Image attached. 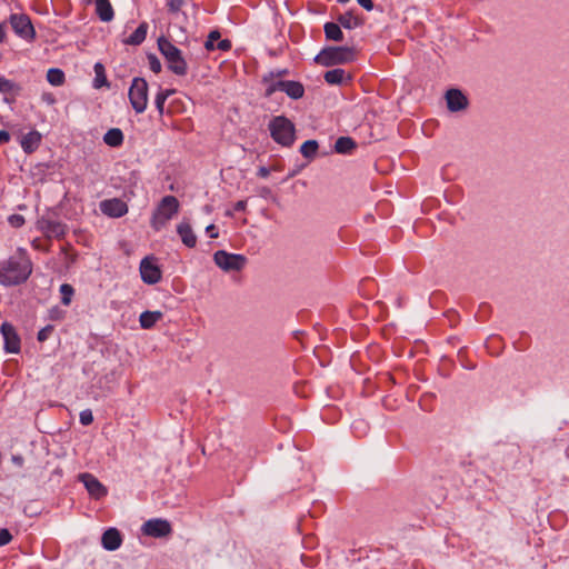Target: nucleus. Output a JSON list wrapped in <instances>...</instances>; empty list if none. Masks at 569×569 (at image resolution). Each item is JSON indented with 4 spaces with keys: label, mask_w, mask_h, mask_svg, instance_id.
Segmentation results:
<instances>
[{
    "label": "nucleus",
    "mask_w": 569,
    "mask_h": 569,
    "mask_svg": "<svg viewBox=\"0 0 569 569\" xmlns=\"http://www.w3.org/2000/svg\"><path fill=\"white\" fill-rule=\"evenodd\" d=\"M32 272V262L22 248L7 260L0 261V284L11 287L27 281Z\"/></svg>",
    "instance_id": "obj_1"
},
{
    "label": "nucleus",
    "mask_w": 569,
    "mask_h": 569,
    "mask_svg": "<svg viewBox=\"0 0 569 569\" xmlns=\"http://www.w3.org/2000/svg\"><path fill=\"white\" fill-rule=\"evenodd\" d=\"M158 49L164 57L168 69L176 76L183 77L188 73V63L182 51L164 37L158 39Z\"/></svg>",
    "instance_id": "obj_2"
},
{
    "label": "nucleus",
    "mask_w": 569,
    "mask_h": 569,
    "mask_svg": "<svg viewBox=\"0 0 569 569\" xmlns=\"http://www.w3.org/2000/svg\"><path fill=\"white\" fill-rule=\"evenodd\" d=\"M180 203L174 196L163 197L152 213L150 224L160 231L167 222L179 212Z\"/></svg>",
    "instance_id": "obj_3"
},
{
    "label": "nucleus",
    "mask_w": 569,
    "mask_h": 569,
    "mask_svg": "<svg viewBox=\"0 0 569 569\" xmlns=\"http://www.w3.org/2000/svg\"><path fill=\"white\" fill-rule=\"evenodd\" d=\"M271 138L283 147H290L295 142V124L284 116H277L269 122Z\"/></svg>",
    "instance_id": "obj_4"
},
{
    "label": "nucleus",
    "mask_w": 569,
    "mask_h": 569,
    "mask_svg": "<svg viewBox=\"0 0 569 569\" xmlns=\"http://www.w3.org/2000/svg\"><path fill=\"white\" fill-rule=\"evenodd\" d=\"M355 59V50L349 47H327L315 58L318 64L331 67L351 62Z\"/></svg>",
    "instance_id": "obj_5"
},
{
    "label": "nucleus",
    "mask_w": 569,
    "mask_h": 569,
    "mask_svg": "<svg viewBox=\"0 0 569 569\" xmlns=\"http://www.w3.org/2000/svg\"><path fill=\"white\" fill-rule=\"evenodd\" d=\"M128 96L133 110L137 113L144 112L148 106V82L146 79L140 77L133 78Z\"/></svg>",
    "instance_id": "obj_6"
},
{
    "label": "nucleus",
    "mask_w": 569,
    "mask_h": 569,
    "mask_svg": "<svg viewBox=\"0 0 569 569\" xmlns=\"http://www.w3.org/2000/svg\"><path fill=\"white\" fill-rule=\"evenodd\" d=\"M214 263L226 272L240 271L247 264V257L239 253H230L226 250H218L213 254Z\"/></svg>",
    "instance_id": "obj_7"
},
{
    "label": "nucleus",
    "mask_w": 569,
    "mask_h": 569,
    "mask_svg": "<svg viewBox=\"0 0 569 569\" xmlns=\"http://www.w3.org/2000/svg\"><path fill=\"white\" fill-rule=\"evenodd\" d=\"M9 22L18 37L27 41L34 40L36 30L29 16L24 13H12L9 17Z\"/></svg>",
    "instance_id": "obj_8"
},
{
    "label": "nucleus",
    "mask_w": 569,
    "mask_h": 569,
    "mask_svg": "<svg viewBox=\"0 0 569 569\" xmlns=\"http://www.w3.org/2000/svg\"><path fill=\"white\" fill-rule=\"evenodd\" d=\"M37 228L47 239H62L67 232V226L63 222L54 220L48 216H43L38 219Z\"/></svg>",
    "instance_id": "obj_9"
},
{
    "label": "nucleus",
    "mask_w": 569,
    "mask_h": 569,
    "mask_svg": "<svg viewBox=\"0 0 569 569\" xmlns=\"http://www.w3.org/2000/svg\"><path fill=\"white\" fill-rule=\"evenodd\" d=\"M140 276L144 283L156 284L161 280L162 272L153 257H144L140 262Z\"/></svg>",
    "instance_id": "obj_10"
},
{
    "label": "nucleus",
    "mask_w": 569,
    "mask_h": 569,
    "mask_svg": "<svg viewBox=\"0 0 569 569\" xmlns=\"http://www.w3.org/2000/svg\"><path fill=\"white\" fill-rule=\"evenodd\" d=\"M142 532L153 538L168 537L172 532L170 522L166 519H150L142 525Z\"/></svg>",
    "instance_id": "obj_11"
},
{
    "label": "nucleus",
    "mask_w": 569,
    "mask_h": 569,
    "mask_svg": "<svg viewBox=\"0 0 569 569\" xmlns=\"http://www.w3.org/2000/svg\"><path fill=\"white\" fill-rule=\"evenodd\" d=\"M0 332L3 337L6 352L19 353L21 341L14 327L9 322H3L0 327Z\"/></svg>",
    "instance_id": "obj_12"
},
{
    "label": "nucleus",
    "mask_w": 569,
    "mask_h": 569,
    "mask_svg": "<svg viewBox=\"0 0 569 569\" xmlns=\"http://www.w3.org/2000/svg\"><path fill=\"white\" fill-rule=\"evenodd\" d=\"M100 210L108 217L121 218L128 212V206L123 200L119 198H112L101 201Z\"/></svg>",
    "instance_id": "obj_13"
},
{
    "label": "nucleus",
    "mask_w": 569,
    "mask_h": 569,
    "mask_svg": "<svg viewBox=\"0 0 569 569\" xmlns=\"http://www.w3.org/2000/svg\"><path fill=\"white\" fill-rule=\"evenodd\" d=\"M79 479L94 499H100L107 495L106 487L91 473H81Z\"/></svg>",
    "instance_id": "obj_14"
},
{
    "label": "nucleus",
    "mask_w": 569,
    "mask_h": 569,
    "mask_svg": "<svg viewBox=\"0 0 569 569\" xmlns=\"http://www.w3.org/2000/svg\"><path fill=\"white\" fill-rule=\"evenodd\" d=\"M447 108L451 112L465 110L468 107V99L459 89H449L446 92Z\"/></svg>",
    "instance_id": "obj_15"
},
{
    "label": "nucleus",
    "mask_w": 569,
    "mask_h": 569,
    "mask_svg": "<svg viewBox=\"0 0 569 569\" xmlns=\"http://www.w3.org/2000/svg\"><path fill=\"white\" fill-rule=\"evenodd\" d=\"M102 547L106 550L114 551L120 548L122 543V537L118 529L109 528L107 529L101 537Z\"/></svg>",
    "instance_id": "obj_16"
},
{
    "label": "nucleus",
    "mask_w": 569,
    "mask_h": 569,
    "mask_svg": "<svg viewBox=\"0 0 569 569\" xmlns=\"http://www.w3.org/2000/svg\"><path fill=\"white\" fill-rule=\"evenodd\" d=\"M177 233L179 234L182 243L188 248H193L197 244V236L194 234L190 223L187 220L181 221L177 226Z\"/></svg>",
    "instance_id": "obj_17"
},
{
    "label": "nucleus",
    "mask_w": 569,
    "mask_h": 569,
    "mask_svg": "<svg viewBox=\"0 0 569 569\" xmlns=\"http://www.w3.org/2000/svg\"><path fill=\"white\" fill-rule=\"evenodd\" d=\"M41 134L37 130H32L24 134L21 139V148L27 154L34 152L41 143Z\"/></svg>",
    "instance_id": "obj_18"
},
{
    "label": "nucleus",
    "mask_w": 569,
    "mask_h": 569,
    "mask_svg": "<svg viewBox=\"0 0 569 569\" xmlns=\"http://www.w3.org/2000/svg\"><path fill=\"white\" fill-rule=\"evenodd\" d=\"M96 13L103 22H110L114 18V11L109 0H93Z\"/></svg>",
    "instance_id": "obj_19"
},
{
    "label": "nucleus",
    "mask_w": 569,
    "mask_h": 569,
    "mask_svg": "<svg viewBox=\"0 0 569 569\" xmlns=\"http://www.w3.org/2000/svg\"><path fill=\"white\" fill-rule=\"evenodd\" d=\"M149 26L146 21L141 22L139 27L128 38L123 39V43L127 46H139L147 37Z\"/></svg>",
    "instance_id": "obj_20"
},
{
    "label": "nucleus",
    "mask_w": 569,
    "mask_h": 569,
    "mask_svg": "<svg viewBox=\"0 0 569 569\" xmlns=\"http://www.w3.org/2000/svg\"><path fill=\"white\" fill-rule=\"evenodd\" d=\"M323 79L329 84H342L351 80V76L347 73L343 69L337 68L332 70H328L323 74Z\"/></svg>",
    "instance_id": "obj_21"
},
{
    "label": "nucleus",
    "mask_w": 569,
    "mask_h": 569,
    "mask_svg": "<svg viewBox=\"0 0 569 569\" xmlns=\"http://www.w3.org/2000/svg\"><path fill=\"white\" fill-rule=\"evenodd\" d=\"M338 23L345 29H355L363 24L360 17L353 16L352 11H347L338 17Z\"/></svg>",
    "instance_id": "obj_22"
},
{
    "label": "nucleus",
    "mask_w": 569,
    "mask_h": 569,
    "mask_svg": "<svg viewBox=\"0 0 569 569\" xmlns=\"http://www.w3.org/2000/svg\"><path fill=\"white\" fill-rule=\"evenodd\" d=\"M20 86L4 77H1L0 76V93L7 96V94H12L13 98L12 99H9L8 97H4V101L6 102H11L13 101L14 99V96L19 93L20 91Z\"/></svg>",
    "instance_id": "obj_23"
},
{
    "label": "nucleus",
    "mask_w": 569,
    "mask_h": 569,
    "mask_svg": "<svg viewBox=\"0 0 569 569\" xmlns=\"http://www.w3.org/2000/svg\"><path fill=\"white\" fill-rule=\"evenodd\" d=\"M162 317L161 311H143L139 317V322L141 328L151 329Z\"/></svg>",
    "instance_id": "obj_24"
},
{
    "label": "nucleus",
    "mask_w": 569,
    "mask_h": 569,
    "mask_svg": "<svg viewBox=\"0 0 569 569\" xmlns=\"http://www.w3.org/2000/svg\"><path fill=\"white\" fill-rule=\"evenodd\" d=\"M123 139V132L119 128H111L103 136V142L112 148L120 147Z\"/></svg>",
    "instance_id": "obj_25"
},
{
    "label": "nucleus",
    "mask_w": 569,
    "mask_h": 569,
    "mask_svg": "<svg viewBox=\"0 0 569 569\" xmlns=\"http://www.w3.org/2000/svg\"><path fill=\"white\" fill-rule=\"evenodd\" d=\"M357 148L356 141L350 137H339L335 142V150L341 154H349Z\"/></svg>",
    "instance_id": "obj_26"
},
{
    "label": "nucleus",
    "mask_w": 569,
    "mask_h": 569,
    "mask_svg": "<svg viewBox=\"0 0 569 569\" xmlns=\"http://www.w3.org/2000/svg\"><path fill=\"white\" fill-rule=\"evenodd\" d=\"M326 38L331 41H342L343 32L341 31V27L339 23L327 22L323 27Z\"/></svg>",
    "instance_id": "obj_27"
},
{
    "label": "nucleus",
    "mask_w": 569,
    "mask_h": 569,
    "mask_svg": "<svg viewBox=\"0 0 569 569\" xmlns=\"http://www.w3.org/2000/svg\"><path fill=\"white\" fill-rule=\"evenodd\" d=\"M288 97L291 99H300L305 94V88L301 82L288 80L286 84V91Z\"/></svg>",
    "instance_id": "obj_28"
},
{
    "label": "nucleus",
    "mask_w": 569,
    "mask_h": 569,
    "mask_svg": "<svg viewBox=\"0 0 569 569\" xmlns=\"http://www.w3.org/2000/svg\"><path fill=\"white\" fill-rule=\"evenodd\" d=\"M93 70H94V74H96V77L93 79V87L96 89H99L103 86L109 87L110 83L108 82V79H107V76L104 72V67L102 66V63L97 62L93 67Z\"/></svg>",
    "instance_id": "obj_29"
},
{
    "label": "nucleus",
    "mask_w": 569,
    "mask_h": 569,
    "mask_svg": "<svg viewBox=\"0 0 569 569\" xmlns=\"http://www.w3.org/2000/svg\"><path fill=\"white\" fill-rule=\"evenodd\" d=\"M64 72L58 68H51L47 72V81L52 86H62L64 83Z\"/></svg>",
    "instance_id": "obj_30"
},
{
    "label": "nucleus",
    "mask_w": 569,
    "mask_h": 569,
    "mask_svg": "<svg viewBox=\"0 0 569 569\" xmlns=\"http://www.w3.org/2000/svg\"><path fill=\"white\" fill-rule=\"evenodd\" d=\"M319 144L316 140H307L300 147L301 154L307 159H312L318 151Z\"/></svg>",
    "instance_id": "obj_31"
},
{
    "label": "nucleus",
    "mask_w": 569,
    "mask_h": 569,
    "mask_svg": "<svg viewBox=\"0 0 569 569\" xmlns=\"http://www.w3.org/2000/svg\"><path fill=\"white\" fill-rule=\"evenodd\" d=\"M172 92H173L172 90L166 89V90H160L156 94L154 104H156V108H157L159 114H163V109H164L166 100L169 98V96Z\"/></svg>",
    "instance_id": "obj_32"
},
{
    "label": "nucleus",
    "mask_w": 569,
    "mask_h": 569,
    "mask_svg": "<svg viewBox=\"0 0 569 569\" xmlns=\"http://www.w3.org/2000/svg\"><path fill=\"white\" fill-rule=\"evenodd\" d=\"M60 293H61V302L64 305V306H69L70 302H71V299L74 295V289L71 284L69 283H62L60 286Z\"/></svg>",
    "instance_id": "obj_33"
},
{
    "label": "nucleus",
    "mask_w": 569,
    "mask_h": 569,
    "mask_svg": "<svg viewBox=\"0 0 569 569\" xmlns=\"http://www.w3.org/2000/svg\"><path fill=\"white\" fill-rule=\"evenodd\" d=\"M287 81H288V80H278V81L271 82V83L266 88V96H267V97H270V96H272L276 91H282V92H284V91H286V84H287Z\"/></svg>",
    "instance_id": "obj_34"
},
{
    "label": "nucleus",
    "mask_w": 569,
    "mask_h": 569,
    "mask_svg": "<svg viewBox=\"0 0 569 569\" xmlns=\"http://www.w3.org/2000/svg\"><path fill=\"white\" fill-rule=\"evenodd\" d=\"M82 426H89L93 422V415L90 409L82 410L79 416Z\"/></svg>",
    "instance_id": "obj_35"
},
{
    "label": "nucleus",
    "mask_w": 569,
    "mask_h": 569,
    "mask_svg": "<svg viewBox=\"0 0 569 569\" xmlns=\"http://www.w3.org/2000/svg\"><path fill=\"white\" fill-rule=\"evenodd\" d=\"M52 331H53V326H51V325H48V326H46L44 328H42V329L38 332V336H37L38 341H40V342L46 341V340L50 337V335L52 333Z\"/></svg>",
    "instance_id": "obj_36"
},
{
    "label": "nucleus",
    "mask_w": 569,
    "mask_h": 569,
    "mask_svg": "<svg viewBox=\"0 0 569 569\" xmlns=\"http://www.w3.org/2000/svg\"><path fill=\"white\" fill-rule=\"evenodd\" d=\"M149 67H150V70L154 73L161 72V69H162L161 62L153 54L149 56Z\"/></svg>",
    "instance_id": "obj_37"
},
{
    "label": "nucleus",
    "mask_w": 569,
    "mask_h": 569,
    "mask_svg": "<svg viewBox=\"0 0 569 569\" xmlns=\"http://www.w3.org/2000/svg\"><path fill=\"white\" fill-rule=\"evenodd\" d=\"M12 540V535L6 528L0 529V547L8 545Z\"/></svg>",
    "instance_id": "obj_38"
},
{
    "label": "nucleus",
    "mask_w": 569,
    "mask_h": 569,
    "mask_svg": "<svg viewBox=\"0 0 569 569\" xmlns=\"http://www.w3.org/2000/svg\"><path fill=\"white\" fill-rule=\"evenodd\" d=\"M9 222L14 228H20L24 223V218L21 214H12L9 217Z\"/></svg>",
    "instance_id": "obj_39"
},
{
    "label": "nucleus",
    "mask_w": 569,
    "mask_h": 569,
    "mask_svg": "<svg viewBox=\"0 0 569 569\" xmlns=\"http://www.w3.org/2000/svg\"><path fill=\"white\" fill-rule=\"evenodd\" d=\"M184 0H169L167 6L170 12H178L183 6Z\"/></svg>",
    "instance_id": "obj_40"
},
{
    "label": "nucleus",
    "mask_w": 569,
    "mask_h": 569,
    "mask_svg": "<svg viewBox=\"0 0 569 569\" xmlns=\"http://www.w3.org/2000/svg\"><path fill=\"white\" fill-rule=\"evenodd\" d=\"M232 44H231V41L229 39H220L217 43H216V49L220 50V51H229L231 49Z\"/></svg>",
    "instance_id": "obj_41"
},
{
    "label": "nucleus",
    "mask_w": 569,
    "mask_h": 569,
    "mask_svg": "<svg viewBox=\"0 0 569 569\" xmlns=\"http://www.w3.org/2000/svg\"><path fill=\"white\" fill-rule=\"evenodd\" d=\"M206 232L207 234L211 238V239H216L218 238L219 236V232L217 230V227L214 224H209L207 228H206Z\"/></svg>",
    "instance_id": "obj_42"
},
{
    "label": "nucleus",
    "mask_w": 569,
    "mask_h": 569,
    "mask_svg": "<svg viewBox=\"0 0 569 569\" xmlns=\"http://www.w3.org/2000/svg\"><path fill=\"white\" fill-rule=\"evenodd\" d=\"M357 2L368 11L373 9V2L371 0H357Z\"/></svg>",
    "instance_id": "obj_43"
},
{
    "label": "nucleus",
    "mask_w": 569,
    "mask_h": 569,
    "mask_svg": "<svg viewBox=\"0 0 569 569\" xmlns=\"http://www.w3.org/2000/svg\"><path fill=\"white\" fill-rule=\"evenodd\" d=\"M247 208V201L246 200H239L233 204L234 211H244Z\"/></svg>",
    "instance_id": "obj_44"
},
{
    "label": "nucleus",
    "mask_w": 569,
    "mask_h": 569,
    "mask_svg": "<svg viewBox=\"0 0 569 569\" xmlns=\"http://www.w3.org/2000/svg\"><path fill=\"white\" fill-rule=\"evenodd\" d=\"M221 38V34L218 30H212L210 31V33L208 34V39H210L212 42H218Z\"/></svg>",
    "instance_id": "obj_45"
},
{
    "label": "nucleus",
    "mask_w": 569,
    "mask_h": 569,
    "mask_svg": "<svg viewBox=\"0 0 569 569\" xmlns=\"http://www.w3.org/2000/svg\"><path fill=\"white\" fill-rule=\"evenodd\" d=\"M10 140V133L6 130H0V144L7 143Z\"/></svg>",
    "instance_id": "obj_46"
},
{
    "label": "nucleus",
    "mask_w": 569,
    "mask_h": 569,
    "mask_svg": "<svg viewBox=\"0 0 569 569\" xmlns=\"http://www.w3.org/2000/svg\"><path fill=\"white\" fill-rule=\"evenodd\" d=\"M258 177L260 178H267L269 174H270V169L266 168V167H260L258 172H257Z\"/></svg>",
    "instance_id": "obj_47"
},
{
    "label": "nucleus",
    "mask_w": 569,
    "mask_h": 569,
    "mask_svg": "<svg viewBox=\"0 0 569 569\" xmlns=\"http://www.w3.org/2000/svg\"><path fill=\"white\" fill-rule=\"evenodd\" d=\"M11 460L18 467H22L23 466V461L24 460H23V457L20 456V455L12 456Z\"/></svg>",
    "instance_id": "obj_48"
},
{
    "label": "nucleus",
    "mask_w": 569,
    "mask_h": 569,
    "mask_svg": "<svg viewBox=\"0 0 569 569\" xmlns=\"http://www.w3.org/2000/svg\"><path fill=\"white\" fill-rule=\"evenodd\" d=\"M6 39V23H0V43Z\"/></svg>",
    "instance_id": "obj_49"
},
{
    "label": "nucleus",
    "mask_w": 569,
    "mask_h": 569,
    "mask_svg": "<svg viewBox=\"0 0 569 569\" xmlns=\"http://www.w3.org/2000/svg\"><path fill=\"white\" fill-rule=\"evenodd\" d=\"M204 48L208 50V51H212L216 49V43L212 42L210 39L207 38L206 42H204Z\"/></svg>",
    "instance_id": "obj_50"
},
{
    "label": "nucleus",
    "mask_w": 569,
    "mask_h": 569,
    "mask_svg": "<svg viewBox=\"0 0 569 569\" xmlns=\"http://www.w3.org/2000/svg\"><path fill=\"white\" fill-rule=\"evenodd\" d=\"M33 247H34L36 249L48 250V247H41V244H40V241H39V240H34V241H33Z\"/></svg>",
    "instance_id": "obj_51"
},
{
    "label": "nucleus",
    "mask_w": 569,
    "mask_h": 569,
    "mask_svg": "<svg viewBox=\"0 0 569 569\" xmlns=\"http://www.w3.org/2000/svg\"><path fill=\"white\" fill-rule=\"evenodd\" d=\"M284 74H287V70L279 71L277 76L281 77V76H284Z\"/></svg>",
    "instance_id": "obj_52"
},
{
    "label": "nucleus",
    "mask_w": 569,
    "mask_h": 569,
    "mask_svg": "<svg viewBox=\"0 0 569 569\" xmlns=\"http://www.w3.org/2000/svg\"><path fill=\"white\" fill-rule=\"evenodd\" d=\"M339 3H347L349 2L350 0H337Z\"/></svg>",
    "instance_id": "obj_53"
}]
</instances>
